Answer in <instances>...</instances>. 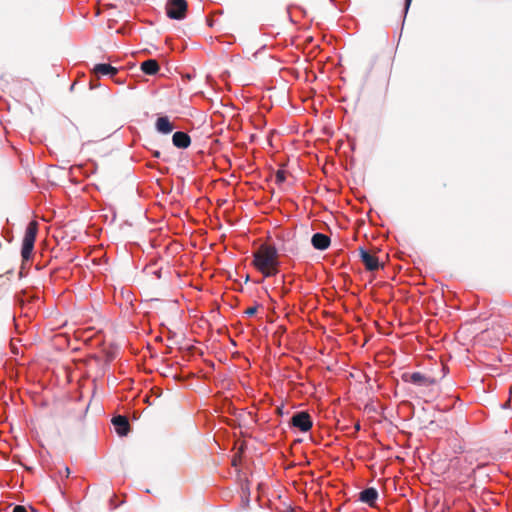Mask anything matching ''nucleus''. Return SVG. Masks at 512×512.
Masks as SVG:
<instances>
[{"label":"nucleus","instance_id":"39448f33","mask_svg":"<svg viewBox=\"0 0 512 512\" xmlns=\"http://www.w3.org/2000/svg\"><path fill=\"white\" fill-rule=\"evenodd\" d=\"M291 427L298 428L301 432H308L313 426V420L307 411H297L290 418Z\"/></svg>","mask_w":512,"mask_h":512},{"label":"nucleus","instance_id":"dca6fc26","mask_svg":"<svg viewBox=\"0 0 512 512\" xmlns=\"http://www.w3.org/2000/svg\"><path fill=\"white\" fill-rule=\"evenodd\" d=\"M257 310H258V306L255 305V306L247 308L244 311V314L247 315L248 317H251V316H254L257 313Z\"/></svg>","mask_w":512,"mask_h":512},{"label":"nucleus","instance_id":"a878e982","mask_svg":"<svg viewBox=\"0 0 512 512\" xmlns=\"http://www.w3.org/2000/svg\"><path fill=\"white\" fill-rule=\"evenodd\" d=\"M502 407H503V408L508 407V403L503 404V405H502Z\"/></svg>","mask_w":512,"mask_h":512},{"label":"nucleus","instance_id":"4be33fe9","mask_svg":"<svg viewBox=\"0 0 512 512\" xmlns=\"http://www.w3.org/2000/svg\"><path fill=\"white\" fill-rule=\"evenodd\" d=\"M153 274L159 279L161 278V270H156L153 272Z\"/></svg>","mask_w":512,"mask_h":512},{"label":"nucleus","instance_id":"f3484780","mask_svg":"<svg viewBox=\"0 0 512 512\" xmlns=\"http://www.w3.org/2000/svg\"><path fill=\"white\" fill-rule=\"evenodd\" d=\"M411 3H412V0H404V8H403L404 17L407 15Z\"/></svg>","mask_w":512,"mask_h":512},{"label":"nucleus","instance_id":"1a4fd4ad","mask_svg":"<svg viewBox=\"0 0 512 512\" xmlns=\"http://www.w3.org/2000/svg\"><path fill=\"white\" fill-rule=\"evenodd\" d=\"M330 243L331 239L326 234L316 232L312 235L311 244L317 250H326L330 246Z\"/></svg>","mask_w":512,"mask_h":512},{"label":"nucleus","instance_id":"9b49d317","mask_svg":"<svg viewBox=\"0 0 512 512\" xmlns=\"http://www.w3.org/2000/svg\"><path fill=\"white\" fill-rule=\"evenodd\" d=\"M378 499V491L374 487H368L359 493V500L370 507L376 504Z\"/></svg>","mask_w":512,"mask_h":512},{"label":"nucleus","instance_id":"412c9836","mask_svg":"<svg viewBox=\"0 0 512 512\" xmlns=\"http://www.w3.org/2000/svg\"><path fill=\"white\" fill-rule=\"evenodd\" d=\"M152 156H153L154 158H160V156H161V152H160L159 150H153V151H152Z\"/></svg>","mask_w":512,"mask_h":512},{"label":"nucleus","instance_id":"f03ea898","mask_svg":"<svg viewBox=\"0 0 512 512\" xmlns=\"http://www.w3.org/2000/svg\"><path fill=\"white\" fill-rule=\"evenodd\" d=\"M36 235L37 226L35 223H30L25 230L21 247V257L24 261H28L32 256Z\"/></svg>","mask_w":512,"mask_h":512},{"label":"nucleus","instance_id":"6ab92c4d","mask_svg":"<svg viewBox=\"0 0 512 512\" xmlns=\"http://www.w3.org/2000/svg\"><path fill=\"white\" fill-rule=\"evenodd\" d=\"M276 412H277L278 415L282 416L284 414V406L281 405V406L277 407L276 408Z\"/></svg>","mask_w":512,"mask_h":512},{"label":"nucleus","instance_id":"20e7f679","mask_svg":"<svg viewBox=\"0 0 512 512\" xmlns=\"http://www.w3.org/2000/svg\"><path fill=\"white\" fill-rule=\"evenodd\" d=\"M401 379L403 382L411 383L417 387L428 388L436 384V379L434 377L425 375L421 372H405L402 374Z\"/></svg>","mask_w":512,"mask_h":512},{"label":"nucleus","instance_id":"4468645a","mask_svg":"<svg viewBox=\"0 0 512 512\" xmlns=\"http://www.w3.org/2000/svg\"><path fill=\"white\" fill-rule=\"evenodd\" d=\"M286 181V172L283 169H279L275 173V182L277 185H282Z\"/></svg>","mask_w":512,"mask_h":512},{"label":"nucleus","instance_id":"6e6552de","mask_svg":"<svg viewBox=\"0 0 512 512\" xmlns=\"http://www.w3.org/2000/svg\"><path fill=\"white\" fill-rule=\"evenodd\" d=\"M116 433L120 437L127 436L130 431V424L128 422V419L123 415H116L111 420Z\"/></svg>","mask_w":512,"mask_h":512},{"label":"nucleus","instance_id":"ddd939ff","mask_svg":"<svg viewBox=\"0 0 512 512\" xmlns=\"http://www.w3.org/2000/svg\"><path fill=\"white\" fill-rule=\"evenodd\" d=\"M142 72L146 75H155L158 73L160 66L155 59H147L141 63Z\"/></svg>","mask_w":512,"mask_h":512},{"label":"nucleus","instance_id":"5701e85b","mask_svg":"<svg viewBox=\"0 0 512 512\" xmlns=\"http://www.w3.org/2000/svg\"><path fill=\"white\" fill-rule=\"evenodd\" d=\"M64 473H65V476L68 477L69 474H70V469L68 467H65L64 468Z\"/></svg>","mask_w":512,"mask_h":512},{"label":"nucleus","instance_id":"423d86ee","mask_svg":"<svg viewBox=\"0 0 512 512\" xmlns=\"http://www.w3.org/2000/svg\"><path fill=\"white\" fill-rule=\"evenodd\" d=\"M359 256L366 270L370 272L376 271L383 267V264L380 263L379 259L376 256L369 253L363 247L359 248Z\"/></svg>","mask_w":512,"mask_h":512},{"label":"nucleus","instance_id":"9d476101","mask_svg":"<svg viewBox=\"0 0 512 512\" xmlns=\"http://www.w3.org/2000/svg\"><path fill=\"white\" fill-rule=\"evenodd\" d=\"M155 129L158 133L167 135L174 130V125L166 115L159 116L155 122Z\"/></svg>","mask_w":512,"mask_h":512},{"label":"nucleus","instance_id":"393cba45","mask_svg":"<svg viewBox=\"0 0 512 512\" xmlns=\"http://www.w3.org/2000/svg\"><path fill=\"white\" fill-rule=\"evenodd\" d=\"M360 427H361V426H360V424H359V423H357V424L355 425V429H356L357 431H358V430H360Z\"/></svg>","mask_w":512,"mask_h":512},{"label":"nucleus","instance_id":"aec40b11","mask_svg":"<svg viewBox=\"0 0 512 512\" xmlns=\"http://www.w3.org/2000/svg\"><path fill=\"white\" fill-rule=\"evenodd\" d=\"M249 502H250V500H249V498H248V497H244V498H242V503H243V506H244L245 508L249 506Z\"/></svg>","mask_w":512,"mask_h":512},{"label":"nucleus","instance_id":"0eeeda50","mask_svg":"<svg viewBox=\"0 0 512 512\" xmlns=\"http://www.w3.org/2000/svg\"><path fill=\"white\" fill-rule=\"evenodd\" d=\"M118 73V68L112 66L109 63H98L95 64L92 69V74L99 78L101 76H109L113 78Z\"/></svg>","mask_w":512,"mask_h":512},{"label":"nucleus","instance_id":"a211bd4d","mask_svg":"<svg viewBox=\"0 0 512 512\" xmlns=\"http://www.w3.org/2000/svg\"><path fill=\"white\" fill-rule=\"evenodd\" d=\"M12 512H28L27 509L22 505H16Z\"/></svg>","mask_w":512,"mask_h":512},{"label":"nucleus","instance_id":"2eb2a0df","mask_svg":"<svg viewBox=\"0 0 512 512\" xmlns=\"http://www.w3.org/2000/svg\"><path fill=\"white\" fill-rule=\"evenodd\" d=\"M281 250L284 252V254H293L294 255L297 253V249L294 247L293 243H290V242L284 243Z\"/></svg>","mask_w":512,"mask_h":512},{"label":"nucleus","instance_id":"b1692460","mask_svg":"<svg viewBox=\"0 0 512 512\" xmlns=\"http://www.w3.org/2000/svg\"><path fill=\"white\" fill-rule=\"evenodd\" d=\"M90 86H91V89H94V88H96V87H97V85H96V84H94V83H93V81H91V82H90Z\"/></svg>","mask_w":512,"mask_h":512},{"label":"nucleus","instance_id":"f257e3e1","mask_svg":"<svg viewBox=\"0 0 512 512\" xmlns=\"http://www.w3.org/2000/svg\"><path fill=\"white\" fill-rule=\"evenodd\" d=\"M254 265L264 274L271 277L278 273L280 262L278 261V249L274 245H263L260 251L254 254Z\"/></svg>","mask_w":512,"mask_h":512},{"label":"nucleus","instance_id":"7ed1b4c3","mask_svg":"<svg viewBox=\"0 0 512 512\" xmlns=\"http://www.w3.org/2000/svg\"><path fill=\"white\" fill-rule=\"evenodd\" d=\"M165 10L168 18L180 21L186 18L188 3L186 0H167Z\"/></svg>","mask_w":512,"mask_h":512},{"label":"nucleus","instance_id":"f8f14e48","mask_svg":"<svg viewBox=\"0 0 512 512\" xmlns=\"http://www.w3.org/2000/svg\"><path fill=\"white\" fill-rule=\"evenodd\" d=\"M172 143L177 148L186 149L191 144V138L184 131H176L172 136Z\"/></svg>","mask_w":512,"mask_h":512}]
</instances>
